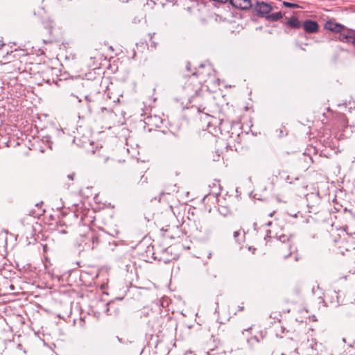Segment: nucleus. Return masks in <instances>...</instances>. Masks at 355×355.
I'll use <instances>...</instances> for the list:
<instances>
[{"instance_id":"10","label":"nucleus","mask_w":355,"mask_h":355,"mask_svg":"<svg viewBox=\"0 0 355 355\" xmlns=\"http://www.w3.org/2000/svg\"><path fill=\"white\" fill-rule=\"evenodd\" d=\"M67 177H68V178L69 180H73V177H74V173L70 174Z\"/></svg>"},{"instance_id":"1","label":"nucleus","mask_w":355,"mask_h":355,"mask_svg":"<svg viewBox=\"0 0 355 355\" xmlns=\"http://www.w3.org/2000/svg\"><path fill=\"white\" fill-rule=\"evenodd\" d=\"M277 8L272 3H268L263 1H257L254 6V10L257 15L265 18L269 21H277L282 18L283 15L281 12H272Z\"/></svg>"},{"instance_id":"2","label":"nucleus","mask_w":355,"mask_h":355,"mask_svg":"<svg viewBox=\"0 0 355 355\" xmlns=\"http://www.w3.org/2000/svg\"><path fill=\"white\" fill-rule=\"evenodd\" d=\"M230 3L236 8L248 10L252 7L250 0H230Z\"/></svg>"},{"instance_id":"14","label":"nucleus","mask_w":355,"mask_h":355,"mask_svg":"<svg viewBox=\"0 0 355 355\" xmlns=\"http://www.w3.org/2000/svg\"><path fill=\"white\" fill-rule=\"evenodd\" d=\"M189 84H188V85H187V89H189Z\"/></svg>"},{"instance_id":"5","label":"nucleus","mask_w":355,"mask_h":355,"mask_svg":"<svg viewBox=\"0 0 355 355\" xmlns=\"http://www.w3.org/2000/svg\"><path fill=\"white\" fill-rule=\"evenodd\" d=\"M324 27L325 28L335 33H340L344 29V26L343 25L333 21L326 22Z\"/></svg>"},{"instance_id":"13","label":"nucleus","mask_w":355,"mask_h":355,"mask_svg":"<svg viewBox=\"0 0 355 355\" xmlns=\"http://www.w3.org/2000/svg\"><path fill=\"white\" fill-rule=\"evenodd\" d=\"M4 46V44H0V50L1 49V48Z\"/></svg>"},{"instance_id":"12","label":"nucleus","mask_w":355,"mask_h":355,"mask_svg":"<svg viewBox=\"0 0 355 355\" xmlns=\"http://www.w3.org/2000/svg\"><path fill=\"white\" fill-rule=\"evenodd\" d=\"M109 159V157L105 158L104 162L106 163Z\"/></svg>"},{"instance_id":"11","label":"nucleus","mask_w":355,"mask_h":355,"mask_svg":"<svg viewBox=\"0 0 355 355\" xmlns=\"http://www.w3.org/2000/svg\"><path fill=\"white\" fill-rule=\"evenodd\" d=\"M239 235V232L236 231L234 232V237L236 238Z\"/></svg>"},{"instance_id":"8","label":"nucleus","mask_w":355,"mask_h":355,"mask_svg":"<svg viewBox=\"0 0 355 355\" xmlns=\"http://www.w3.org/2000/svg\"><path fill=\"white\" fill-rule=\"evenodd\" d=\"M282 4L285 6V7H287V8H300V6L296 3H289V2H287V1H284L282 3Z\"/></svg>"},{"instance_id":"15","label":"nucleus","mask_w":355,"mask_h":355,"mask_svg":"<svg viewBox=\"0 0 355 355\" xmlns=\"http://www.w3.org/2000/svg\"><path fill=\"white\" fill-rule=\"evenodd\" d=\"M243 306H241V307H240V309H241V310H243Z\"/></svg>"},{"instance_id":"7","label":"nucleus","mask_w":355,"mask_h":355,"mask_svg":"<svg viewBox=\"0 0 355 355\" xmlns=\"http://www.w3.org/2000/svg\"><path fill=\"white\" fill-rule=\"evenodd\" d=\"M189 84H195V88L193 89L195 94H197L198 92L200 89V83H197L194 76L190 78Z\"/></svg>"},{"instance_id":"3","label":"nucleus","mask_w":355,"mask_h":355,"mask_svg":"<svg viewBox=\"0 0 355 355\" xmlns=\"http://www.w3.org/2000/svg\"><path fill=\"white\" fill-rule=\"evenodd\" d=\"M338 40L343 42L352 44V40L354 38L355 33L351 31H341L339 33Z\"/></svg>"},{"instance_id":"9","label":"nucleus","mask_w":355,"mask_h":355,"mask_svg":"<svg viewBox=\"0 0 355 355\" xmlns=\"http://www.w3.org/2000/svg\"><path fill=\"white\" fill-rule=\"evenodd\" d=\"M279 240L282 242H285L286 240H288V238L285 235H282L279 236Z\"/></svg>"},{"instance_id":"6","label":"nucleus","mask_w":355,"mask_h":355,"mask_svg":"<svg viewBox=\"0 0 355 355\" xmlns=\"http://www.w3.org/2000/svg\"><path fill=\"white\" fill-rule=\"evenodd\" d=\"M287 24L290 26L295 28H299L301 26L300 21L297 18L292 17L287 22Z\"/></svg>"},{"instance_id":"4","label":"nucleus","mask_w":355,"mask_h":355,"mask_svg":"<svg viewBox=\"0 0 355 355\" xmlns=\"http://www.w3.org/2000/svg\"><path fill=\"white\" fill-rule=\"evenodd\" d=\"M303 28L306 33H314L318 31V24L312 20H306L303 24Z\"/></svg>"}]
</instances>
